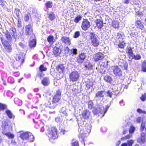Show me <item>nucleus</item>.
I'll list each match as a JSON object with an SVG mask.
<instances>
[{
    "instance_id": "1",
    "label": "nucleus",
    "mask_w": 146,
    "mask_h": 146,
    "mask_svg": "<svg viewBox=\"0 0 146 146\" xmlns=\"http://www.w3.org/2000/svg\"><path fill=\"white\" fill-rule=\"evenodd\" d=\"M48 137L50 138L55 139L58 137L57 130L55 127H52L48 129Z\"/></svg>"
},
{
    "instance_id": "2",
    "label": "nucleus",
    "mask_w": 146,
    "mask_h": 146,
    "mask_svg": "<svg viewBox=\"0 0 146 146\" xmlns=\"http://www.w3.org/2000/svg\"><path fill=\"white\" fill-rule=\"evenodd\" d=\"M20 137L23 139H27L30 142L33 141L34 140V136L29 132L23 133L20 135Z\"/></svg>"
},
{
    "instance_id": "3",
    "label": "nucleus",
    "mask_w": 146,
    "mask_h": 146,
    "mask_svg": "<svg viewBox=\"0 0 146 146\" xmlns=\"http://www.w3.org/2000/svg\"><path fill=\"white\" fill-rule=\"evenodd\" d=\"M90 40L92 44L94 46H97L99 44L100 41L97 35L93 33L90 34Z\"/></svg>"
},
{
    "instance_id": "4",
    "label": "nucleus",
    "mask_w": 146,
    "mask_h": 146,
    "mask_svg": "<svg viewBox=\"0 0 146 146\" xmlns=\"http://www.w3.org/2000/svg\"><path fill=\"white\" fill-rule=\"evenodd\" d=\"M16 32L15 29L13 28L10 29L9 32L6 31L5 33V34L7 39L9 41H11V36L14 37L16 34Z\"/></svg>"
},
{
    "instance_id": "5",
    "label": "nucleus",
    "mask_w": 146,
    "mask_h": 146,
    "mask_svg": "<svg viewBox=\"0 0 146 146\" xmlns=\"http://www.w3.org/2000/svg\"><path fill=\"white\" fill-rule=\"evenodd\" d=\"M79 76L78 72L74 71L72 72L69 75L70 81L75 82L77 81L79 79Z\"/></svg>"
},
{
    "instance_id": "6",
    "label": "nucleus",
    "mask_w": 146,
    "mask_h": 146,
    "mask_svg": "<svg viewBox=\"0 0 146 146\" xmlns=\"http://www.w3.org/2000/svg\"><path fill=\"white\" fill-rule=\"evenodd\" d=\"M2 132H7L12 129L11 123L10 122H5L2 125Z\"/></svg>"
},
{
    "instance_id": "7",
    "label": "nucleus",
    "mask_w": 146,
    "mask_h": 146,
    "mask_svg": "<svg viewBox=\"0 0 146 146\" xmlns=\"http://www.w3.org/2000/svg\"><path fill=\"white\" fill-rule=\"evenodd\" d=\"M114 74L115 76H118L122 75V71L120 66H115L113 67Z\"/></svg>"
},
{
    "instance_id": "8",
    "label": "nucleus",
    "mask_w": 146,
    "mask_h": 146,
    "mask_svg": "<svg viewBox=\"0 0 146 146\" xmlns=\"http://www.w3.org/2000/svg\"><path fill=\"white\" fill-rule=\"evenodd\" d=\"M33 26L31 24L26 25L25 27V33L27 36H29L32 33Z\"/></svg>"
},
{
    "instance_id": "9",
    "label": "nucleus",
    "mask_w": 146,
    "mask_h": 146,
    "mask_svg": "<svg viewBox=\"0 0 146 146\" xmlns=\"http://www.w3.org/2000/svg\"><path fill=\"white\" fill-rule=\"evenodd\" d=\"M25 54L22 52L17 54L15 56L16 60L19 62L21 64H22L24 62Z\"/></svg>"
},
{
    "instance_id": "10",
    "label": "nucleus",
    "mask_w": 146,
    "mask_h": 146,
    "mask_svg": "<svg viewBox=\"0 0 146 146\" xmlns=\"http://www.w3.org/2000/svg\"><path fill=\"white\" fill-rule=\"evenodd\" d=\"M61 91L60 90H58L56 91L55 95L54 96L52 102L54 103L58 102L59 101L61 96Z\"/></svg>"
},
{
    "instance_id": "11",
    "label": "nucleus",
    "mask_w": 146,
    "mask_h": 146,
    "mask_svg": "<svg viewBox=\"0 0 146 146\" xmlns=\"http://www.w3.org/2000/svg\"><path fill=\"white\" fill-rule=\"evenodd\" d=\"M90 23L87 19H84L82 22L81 26L82 29L84 31H86L90 27Z\"/></svg>"
},
{
    "instance_id": "12",
    "label": "nucleus",
    "mask_w": 146,
    "mask_h": 146,
    "mask_svg": "<svg viewBox=\"0 0 146 146\" xmlns=\"http://www.w3.org/2000/svg\"><path fill=\"white\" fill-rule=\"evenodd\" d=\"M90 114V112L88 110H85L83 111L81 114V119L84 121L86 119L89 118Z\"/></svg>"
},
{
    "instance_id": "13",
    "label": "nucleus",
    "mask_w": 146,
    "mask_h": 146,
    "mask_svg": "<svg viewBox=\"0 0 146 146\" xmlns=\"http://www.w3.org/2000/svg\"><path fill=\"white\" fill-rule=\"evenodd\" d=\"M64 51L65 53L69 54V55L73 56L74 54H77V50L76 48L70 49L68 47H66L65 48Z\"/></svg>"
},
{
    "instance_id": "14",
    "label": "nucleus",
    "mask_w": 146,
    "mask_h": 146,
    "mask_svg": "<svg viewBox=\"0 0 146 146\" xmlns=\"http://www.w3.org/2000/svg\"><path fill=\"white\" fill-rule=\"evenodd\" d=\"M104 54L102 53L98 52L94 55V60L95 61H98L102 60L104 58Z\"/></svg>"
},
{
    "instance_id": "15",
    "label": "nucleus",
    "mask_w": 146,
    "mask_h": 146,
    "mask_svg": "<svg viewBox=\"0 0 146 146\" xmlns=\"http://www.w3.org/2000/svg\"><path fill=\"white\" fill-rule=\"evenodd\" d=\"M86 56L84 53H82L79 54L77 58V62L78 63H82L84 61Z\"/></svg>"
},
{
    "instance_id": "16",
    "label": "nucleus",
    "mask_w": 146,
    "mask_h": 146,
    "mask_svg": "<svg viewBox=\"0 0 146 146\" xmlns=\"http://www.w3.org/2000/svg\"><path fill=\"white\" fill-rule=\"evenodd\" d=\"M106 93V92L104 91H98L96 93L95 98L97 100L98 99H100L101 98L104 97Z\"/></svg>"
},
{
    "instance_id": "17",
    "label": "nucleus",
    "mask_w": 146,
    "mask_h": 146,
    "mask_svg": "<svg viewBox=\"0 0 146 146\" xmlns=\"http://www.w3.org/2000/svg\"><path fill=\"white\" fill-rule=\"evenodd\" d=\"M1 39L2 44L4 46L5 48L9 50H11V46L8 42L5 41L3 37H1Z\"/></svg>"
},
{
    "instance_id": "18",
    "label": "nucleus",
    "mask_w": 146,
    "mask_h": 146,
    "mask_svg": "<svg viewBox=\"0 0 146 146\" xmlns=\"http://www.w3.org/2000/svg\"><path fill=\"white\" fill-rule=\"evenodd\" d=\"M141 137L138 138L137 139V141L141 144H143L145 142V134L144 133H142L141 134Z\"/></svg>"
},
{
    "instance_id": "19",
    "label": "nucleus",
    "mask_w": 146,
    "mask_h": 146,
    "mask_svg": "<svg viewBox=\"0 0 146 146\" xmlns=\"http://www.w3.org/2000/svg\"><path fill=\"white\" fill-rule=\"evenodd\" d=\"M95 23L96 24V26L98 29H100L103 26V23L102 19H96L95 21Z\"/></svg>"
},
{
    "instance_id": "20",
    "label": "nucleus",
    "mask_w": 146,
    "mask_h": 146,
    "mask_svg": "<svg viewBox=\"0 0 146 146\" xmlns=\"http://www.w3.org/2000/svg\"><path fill=\"white\" fill-rule=\"evenodd\" d=\"M58 46L55 47L53 49V52L54 54L56 56L59 55L61 53V50L58 48Z\"/></svg>"
},
{
    "instance_id": "21",
    "label": "nucleus",
    "mask_w": 146,
    "mask_h": 146,
    "mask_svg": "<svg viewBox=\"0 0 146 146\" xmlns=\"http://www.w3.org/2000/svg\"><path fill=\"white\" fill-rule=\"evenodd\" d=\"M86 87L88 89H89L93 85V80L91 79H88L86 82Z\"/></svg>"
},
{
    "instance_id": "22",
    "label": "nucleus",
    "mask_w": 146,
    "mask_h": 146,
    "mask_svg": "<svg viewBox=\"0 0 146 146\" xmlns=\"http://www.w3.org/2000/svg\"><path fill=\"white\" fill-rule=\"evenodd\" d=\"M61 41L63 42L70 45V41L69 38L66 36H63L61 37Z\"/></svg>"
},
{
    "instance_id": "23",
    "label": "nucleus",
    "mask_w": 146,
    "mask_h": 146,
    "mask_svg": "<svg viewBox=\"0 0 146 146\" xmlns=\"http://www.w3.org/2000/svg\"><path fill=\"white\" fill-rule=\"evenodd\" d=\"M56 70L60 73H63L65 69V67L63 64H61L58 65L56 68Z\"/></svg>"
},
{
    "instance_id": "24",
    "label": "nucleus",
    "mask_w": 146,
    "mask_h": 146,
    "mask_svg": "<svg viewBox=\"0 0 146 146\" xmlns=\"http://www.w3.org/2000/svg\"><path fill=\"white\" fill-rule=\"evenodd\" d=\"M36 45V40L35 39H33L32 40H31L30 42L29 45L30 47L31 48L35 47Z\"/></svg>"
},
{
    "instance_id": "25",
    "label": "nucleus",
    "mask_w": 146,
    "mask_h": 146,
    "mask_svg": "<svg viewBox=\"0 0 146 146\" xmlns=\"http://www.w3.org/2000/svg\"><path fill=\"white\" fill-rule=\"evenodd\" d=\"M126 52L129 54V57L130 59L134 54L131 48L130 47H128L127 49Z\"/></svg>"
},
{
    "instance_id": "26",
    "label": "nucleus",
    "mask_w": 146,
    "mask_h": 146,
    "mask_svg": "<svg viewBox=\"0 0 146 146\" xmlns=\"http://www.w3.org/2000/svg\"><path fill=\"white\" fill-rule=\"evenodd\" d=\"M135 25L138 28H139L142 30L143 28V26L139 21H137L136 22Z\"/></svg>"
},
{
    "instance_id": "27",
    "label": "nucleus",
    "mask_w": 146,
    "mask_h": 146,
    "mask_svg": "<svg viewBox=\"0 0 146 146\" xmlns=\"http://www.w3.org/2000/svg\"><path fill=\"white\" fill-rule=\"evenodd\" d=\"M42 84L45 86L48 85L49 83V79L48 78H44L42 81Z\"/></svg>"
},
{
    "instance_id": "28",
    "label": "nucleus",
    "mask_w": 146,
    "mask_h": 146,
    "mask_svg": "<svg viewBox=\"0 0 146 146\" xmlns=\"http://www.w3.org/2000/svg\"><path fill=\"white\" fill-rule=\"evenodd\" d=\"M104 80L106 82L109 83H111L112 81V79L111 78L110 76L107 75L105 76L104 78Z\"/></svg>"
},
{
    "instance_id": "29",
    "label": "nucleus",
    "mask_w": 146,
    "mask_h": 146,
    "mask_svg": "<svg viewBox=\"0 0 146 146\" xmlns=\"http://www.w3.org/2000/svg\"><path fill=\"white\" fill-rule=\"evenodd\" d=\"M3 134L7 136L9 138L12 139L14 138V135L11 133H8L7 132H2Z\"/></svg>"
},
{
    "instance_id": "30",
    "label": "nucleus",
    "mask_w": 146,
    "mask_h": 146,
    "mask_svg": "<svg viewBox=\"0 0 146 146\" xmlns=\"http://www.w3.org/2000/svg\"><path fill=\"white\" fill-rule=\"evenodd\" d=\"M109 106H108V107H106V108L105 110L104 108L103 107H101L100 108V111H99V112L101 113H104V114L103 116H104V114L108 110V109L109 108Z\"/></svg>"
},
{
    "instance_id": "31",
    "label": "nucleus",
    "mask_w": 146,
    "mask_h": 146,
    "mask_svg": "<svg viewBox=\"0 0 146 146\" xmlns=\"http://www.w3.org/2000/svg\"><path fill=\"white\" fill-rule=\"evenodd\" d=\"M141 55L139 54H137L135 55L133 54V56H132L130 59H134L136 60H140L141 59Z\"/></svg>"
},
{
    "instance_id": "32",
    "label": "nucleus",
    "mask_w": 146,
    "mask_h": 146,
    "mask_svg": "<svg viewBox=\"0 0 146 146\" xmlns=\"http://www.w3.org/2000/svg\"><path fill=\"white\" fill-rule=\"evenodd\" d=\"M48 17L50 20H53L55 17V15L53 12L48 13Z\"/></svg>"
},
{
    "instance_id": "33",
    "label": "nucleus",
    "mask_w": 146,
    "mask_h": 146,
    "mask_svg": "<svg viewBox=\"0 0 146 146\" xmlns=\"http://www.w3.org/2000/svg\"><path fill=\"white\" fill-rule=\"evenodd\" d=\"M72 89L73 92L74 93H78V86L74 84L73 85V88Z\"/></svg>"
},
{
    "instance_id": "34",
    "label": "nucleus",
    "mask_w": 146,
    "mask_h": 146,
    "mask_svg": "<svg viewBox=\"0 0 146 146\" xmlns=\"http://www.w3.org/2000/svg\"><path fill=\"white\" fill-rule=\"evenodd\" d=\"M112 26L115 28H117L119 26V24L117 21H113L112 22Z\"/></svg>"
},
{
    "instance_id": "35",
    "label": "nucleus",
    "mask_w": 146,
    "mask_h": 146,
    "mask_svg": "<svg viewBox=\"0 0 146 146\" xmlns=\"http://www.w3.org/2000/svg\"><path fill=\"white\" fill-rule=\"evenodd\" d=\"M47 40L50 43H53L55 41V40L54 39L53 36L51 35L49 36L48 37Z\"/></svg>"
},
{
    "instance_id": "36",
    "label": "nucleus",
    "mask_w": 146,
    "mask_h": 146,
    "mask_svg": "<svg viewBox=\"0 0 146 146\" xmlns=\"http://www.w3.org/2000/svg\"><path fill=\"white\" fill-rule=\"evenodd\" d=\"M85 67L89 70H92L93 69V66L91 63L89 62L86 65Z\"/></svg>"
},
{
    "instance_id": "37",
    "label": "nucleus",
    "mask_w": 146,
    "mask_h": 146,
    "mask_svg": "<svg viewBox=\"0 0 146 146\" xmlns=\"http://www.w3.org/2000/svg\"><path fill=\"white\" fill-rule=\"evenodd\" d=\"M142 69L143 71L146 72V61H144L142 63Z\"/></svg>"
},
{
    "instance_id": "38",
    "label": "nucleus",
    "mask_w": 146,
    "mask_h": 146,
    "mask_svg": "<svg viewBox=\"0 0 146 146\" xmlns=\"http://www.w3.org/2000/svg\"><path fill=\"white\" fill-rule=\"evenodd\" d=\"M123 36L120 34L118 33L117 35V38L119 40V42H121L123 41Z\"/></svg>"
},
{
    "instance_id": "39",
    "label": "nucleus",
    "mask_w": 146,
    "mask_h": 146,
    "mask_svg": "<svg viewBox=\"0 0 146 146\" xmlns=\"http://www.w3.org/2000/svg\"><path fill=\"white\" fill-rule=\"evenodd\" d=\"M7 115L10 118H11L13 117V114L11 111L9 110H7L5 111Z\"/></svg>"
},
{
    "instance_id": "40",
    "label": "nucleus",
    "mask_w": 146,
    "mask_h": 146,
    "mask_svg": "<svg viewBox=\"0 0 146 146\" xmlns=\"http://www.w3.org/2000/svg\"><path fill=\"white\" fill-rule=\"evenodd\" d=\"M31 15L29 13H28L26 14L24 18L25 21H28Z\"/></svg>"
},
{
    "instance_id": "41",
    "label": "nucleus",
    "mask_w": 146,
    "mask_h": 146,
    "mask_svg": "<svg viewBox=\"0 0 146 146\" xmlns=\"http://www.w3.org/2000/svg\"><path fill=\"white\" fill-rule=\"evenodd\" d=\"M135 12L136 15H138V16L140 17L141 18L142 17L143 14L141 11H140V10H137Z\"/></svg>"
},
{
    "instance_id": "42",
    "label": "nucleus",
    "mask_w": 146,
    "mask_h": 146,
    "mask_svg": "<svg viewBox=\"0 0 146 146\" xmlns=\"http://www.w3.org/2000/svg\"><path fill=\"white\" fill-rule=\"evenodd\" d=\"M46 70L47 68L46 67H44L43 65H41L39 67V70L40 71V72L46 71Z\"/></svg>"
},
{
    "instance_id": "43",
    "label": "nucleus",
    "mask_w": 146,
    "mask_h": 146,
    "mask_svg": "<svg viewBox=\"0 0 146 146\" xmlns=\"http://www.w3.org/2000/svg\"><path fill=\"white\" fill-rule=\"evenodd\" d=\"M82 17L80 15H78L74 19V21L75 23L78 22L82 19Z\"/></svg>"
},
{
    "instance_id": "44",
    "label": "nucleus",
    "mask_w": 146,
    "mask_h": 146,
    "mask_svg": "<svg viewBox=\"0 0 146 146\" xmlns=\"http://www.w3.org/2000/svg\"><path fill=\"white\" fill-rule=\"evenodd\" d=\"M46 6L48 8H50L52 6V3L51 1H49L46 3Z\"/></svg>"
},
{
    "instance_id": "45",
    "label": "nucleus",
    "mask_w": 146,
    "mask_h": 146,
    "mask_svg": "<svg viewBox=\"0 0 146 146\" xmlns=\"http://www.w3.org/2000/svg\"><path fill=\"white\" fill-rule=\"evenodd\" d=\"M88 108L90 109H92L93 106V103L92 101H90L88 102Z\"/></svg>"
},
{
    "instance_id": "46",
    "label": "nucleus",
    "mask_w": 146,
    "mask_h": 146,
    "mask_svg": "<svg viewBox=\"0 0 146 146\" xmlns=\"http://www.w3.org/2000/svg\"><path fill=\"white\" fill-rule=\"evenodd\" d=\"M72 146H79L78 142L74 139L72 140Z\"/></svg>"
},
{
    "instance_id": "47",
    "label": "nucleus",
    "mask_w": 146,
    "mask_h": 146,
    "mask_svg": "<svg viewBox=\"0 0 146 146\" xmlns=\"http://www.w3.org/2000/svg\"><path fill=\"white\" fill-rule=\"evenodd\" d=\"M107 96L109 97L110 98H112V96L113 94L112 92H111L110 90H108L106 92Z\"/></svg>"
},
{
    "instance_id": "48",
    "label": "nucleus",
    "mask_w": 146,
    "mask_h": 146,
    "mask_svg": "<svg viewBox=\"0 0 146 146\" xmlns=\"http://www.w3.org/2000/svg\"><path fill=\"white\" fill-rule=\"evenodd\" d=\"M6 108L7 106L5 105L0 104V110L5 109Z\"/></svg>"
},
{
    "instance_id": "49",
    "label": "nucleus",
    "mask_w": 146,
    "mask_h": 146,
    "mask_svg": "<svg viewBox=\"0 0 146 146\" xmlns=\"http://www.w3.org/2000/svg\"><path fill=\"white\" fill-rule=\"evenodd\" d=\"M17 25L18 27H22L21 21L20 19H18Z\"/></svg>"
},
{
    "instance_id": "50",
    "label": "nucleus",
    "mask_w": 146,
    "mask_h": 146,
    "mask_svg": "<svg viewBox=\"0 0 146 146\" xmlns=\"http://www.w3.org/2000/svg\"><path fill=\"white\" fill-rule=\"evenodd\" d=\"M80 35V32L79 31H76L74 33V37L75 38H76L78 37Z\"/></svg>"
},
{
    "instance_id": "51",
    "label": "nucleus",
    "mask_w": 146,
    "mask_h": 146,
    "mask_svg": "<svg viewBox=\"0 0 146 146\" xmlns=\"http://www.w3.org/2000/svg\"><path fill=\"white\" fill-rule=\"evenodd\" d=\"M131 136H132V135L130 134L129 135H127L125 137H124L121 138V140H123V139H129L131 137Z\"/></svg>"
},
{
    "instance_id": "52",
    "label": "nucleus",
    "mask_w": 146,
    "mask_h": 146,
    "mask_svg": "<svg viewBox=\"0 0 146 146\" xmlns=\"http://www.w3.org/2000/svg\"><path fill=\"white\" fill-rule=\"evenodd\" d=\"M137 112L140 113H144L146 114V111H145L142 110L140 109H138L137 110Z\"/></svg>"
},
{
    "instance_id": "53",
    "label": "nucleus",
    "mask_w": 146,
    "mask_h": 146,
    "mask_svg": "<svg viewBox=\"0 0 146 146\" xmlns=\"http://www.w3.org/2000/svg\"><path fill=\"white\" fill-rule=\"evenodd\" d=\"M135 127L131 126L130 127L129 130V132L130 133H133L135 130Z\"/></svg>"
},
{
    "instance_id": "54",
    "label": "nucleus",
    "mask_w": 146,
    "mask_h": 146,
    "mask_svg": "<svg viewBox=\"0 0 146 146\" xmlns=\"http://www.w3.org/2000/svg\"><path fill=\"white\" fill-rule=\"evenodd\" d=\"M133 143V141L132 140H130L127 141V145L129 146H132Z\"/></svg>"
},
{
    "instance_id": "55",
    "label": "nucleus",
    "mask_w": 146,
    "mask_h": 146,
    "mask_svg": "<svg viewBox=\"0 0 146 146\" xmlns=\"http://www.w3.org/2000/svg\"><path fill=\"white\" fill-rule=\"evenodd\" d=\"M141 99L142 101H145L146 99V94L143 95L141 97Z\"/></svg>"
},
{
    "instance_id": "56",
    "label": "nucleus",
    "mask_w": 146,
    "mask_h": 146,
    "mask_svg": "<svg viewBox=\"0 0 146 146\" xmlns=\"http://www.w3.org/2000/svg\"><path fill=\"white\" fill-rule=\"evenodd\" d=\"M145 123L143 122L141 124V131H143L145 128Z\"/></svg>"
},
{
    "instance_id": "57",
    "label": "nucleus",
    "mask_w": 146,
    "mask_h": 146,
    "mask_svg": "<svg viewBox=\"0 0 146 146\" xmlns=\"http://www.w3.org/2000/svg\"><path fill=\"white\" fill-rule=\"evenodd\" d=\"M6 3L5 1L1 0L0 1V5H1L3 7H4L5 6V4Z\"/></svg>"
},
{
    "instance_id": "58",
    "label": "nucleus",
    "mask_w": 146,
    "mask_h": 146,
    "mask_svg": "<svg viewBox=\"0 0 146 146\" xmlns=\"http://www.w3.org/2000/svg\"><path fill=\"white\" fill-rule=\"evenodd\" d=\"M142 120V119L141 117H138L137 119V121L139 123H140Z\"/></svg>"
},
{
    "instance_id": "59",
    "label": "nucleus",
    "mask_w": 146,
    "mask_h": 146,
    "mask_svg": "<svg viewBox=\"0 0 146 146\" xmlns=\"http://www.w3.org/2000/svg\"><path fill=\"white\" fill-rule=\"evenodd\" d=\"M19 46H21V47L24 48L25 46V45H24L22 43L20 42L19 43Z\"/></svg>"
},
{
    "instance_id": "60",
    "label": "nucleus",
    "mask_w": 146,
    "mask_h": 146,
    "mask_svg": "<svg viewBox=\"0 0 146 146\" xmlns=\"http://www.w3.org/2000/svg\"><path fill=\"white\" fill-rule=\"evenodd\" d=\"M118 46L120 48H123L124 47V45L123 44L120 43L119 44Z\"/></svg>"
},
{
    "instance_id": "61",
    "label": "nucleus",
    "mask_w": 146,
    "mask_h": 146,
    "mask_svg": "<svg viewBox=\"0 0 146 146\" xmlns=\"http://www.w3.org/2000/svg\"><path fill=\"white\" fill-rule=\"evenodd\" d=\"M88 130L87 131V132L88 133H89L91 131L90 126V125H89L88 127Z\"/></svg>"
},
{
    "instance_id": "62",
    "label": "nucleus",
    "mask_w": 146,
    "mask_h": 146,
    "mask_svg": "<svg viewBox=\"0 0 146 146\" xmlns=\"http://www.w3.org/2000/svg\"><path fill=\"white\" fill-rule=\"evenodd\" d=\"M128 64L127 63H125L124 65V68L125 70H126L127 68Z\"/></svg>"
},
{
    "instance_id": "63",
    "label": "nucleus",
    "mask_w": 146,
    "mask_h": 146,
    "mask_svg": "<svg viewBox=\"0 0 146 146\" xmlns=\"http://www.w3.org/2000/svg\"><path fill=\"white\" fill-rule=\"evenodd\" d=\"M60 118L59 117H57L55 118V121L56 122H58L60 121Z\"/></svg>"
},
{
    "instance_id": "64",
    "label": "nucleus",
    "mask_w": 146,
    "mask_h": 146,
    "mask_svg": "<svg viewBox=\"0 0 146 146\" xmlns=\"http://www.w3.org/2000/svg\"><path fill=\"white\" fill-rule=\"evenodd\" d=\"M121 146H127V143H124L122 144Z\"/></svg>"
}]
</instances>
